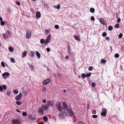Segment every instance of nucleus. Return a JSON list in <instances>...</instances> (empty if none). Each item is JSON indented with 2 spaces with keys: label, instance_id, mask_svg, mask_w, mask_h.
Segmentation results:
<instances>
[{
  "label": "nucleus",
  "instance_id": "f257e3e1",
  "mask_svg": "<svg viewBox=\"0 0 124 124\" xmlns=\"http://www.w3.org/2000/svg\"><path fill=\"white\" fill-rule=\"evenodd\" d=\"M67 114H66L65 112H62L61 113L60 115L62 116L63 117H64L65 116H67L68 115H69L70 116H72L73 115V113L71 107H68L67 108Z\"/></svg>",
  "mask_w": 124,
  "mask_h": 124
},
{
  "label": "nucleus",
  "instance_id": "f03ea898",
  "mask_svg": "<svg viewBox=\"0 0 124 124\" xmlns=\"http://www.w3.org/2000/svg\"><path fill=\"white\" fill-rule=\"evenodd\" d=\"M11 33L9 31H7L6 32V34H3V36L5 39H7L10 36Z\"/></svg>",
  "mask_w": 124,
  "mask_h": 124
},
{
  "label": "nucleus",
  "instance_id": "7ed1b4c3",
  "mask_svg": "<svg viewBox=\"0 0 124 124\" xmlns=\"http://www.w3.org/2000/svg\"><path fill=\"white\" fill-rule=\"evenodd\" d=\"M56 107L60 111L62 110V107L61 106V103L60 102H59L56 104Z\"/></svg>",
  "mask_w": 124,
  "mask_h": 124
},
{
  "label": "nucleus",
  "instance_id": "20e7f679",
  "mask_svg": "<svg viewBox=\"0 0 124 124\" xmlns=\"http://www.w3.org/2000/svg\"><path fill=\"white\" fill-rule=\"evenodd\" d=\"M107 111L106 109L105 108H103L102 109V113H101V115L103 116H105L107 113Z\"/></svg>",
  "mask_w": 124,
  "mask_h": 124
},
{
  "label": "nucleus",
  "instance_id": "39448f33",
  "mask_svg": "<svg viewBox=\"0 0 124 124\" xmlns=\"http://www.w3.org/2000/svg\"><path fill=\"white\" fill-rule=\"evenodd\" d=\"M44 109L41 106L39 108L38 112L40 114L42 115L44 113Z\"/></svg>",
  "mask_w": 124,
  "mask_h": 124
},
{
  "label": "nucleus",
  "instance_id": "423d86ee",
  "mask_svg": "<svg viewBox=\"0 0 124 124\" xmlns=\"http://www.w3.org/2000/svg\"><path fill=\"white\" fill-rule=\"evenodd\" d=\"M51 37V36L50 35H49L47 36L45 40V44H46L49 42Z\"/></svg>",
  "mask_w": 124,
  "mask_h": 124
},
{
  "label": "nucleus",
  "instance_id": "0eeeda50",
  "mask_svg": "<svg viewBox=\"0 0 124 124\" xmlns=\"http://www.w3.org/2000/svg\"><path fill=\"white\" fill-rule=\"evenodd\" d=\"M50 80L49 78H48L47 79L45 80L43 82V84L44 85H46L50 83Z\"/></svg>",
  "mask_w": 124,
  "mask_h": 124
},
{
  "label": "nucleus",
  "instance_id": "6e6552de",
  "mask_svg": "<svg viewBox=\"0 0 124 124\" xmlns=\"http://www.w3.org/2000/svg\"><path fill=\"white\" fill-rule=\"evenodd\" d=\"M22 93H20L16 96L15 98L16 100H20L22 96Z\"/></svg>",
  "mask_w": 124,
  "mask_h": 124
},
{
  "label": "nucleus",
  "instance_id": "1a4fd4ad",
  "mask_svg": "<svg viewBox=\"0 0 124 124\" xmlns=\"http://www.w3.org/2000/svg\"><path fill=\"white\" fill-rule=\"evenodd\" d=\"M99 20L101 23L104 25H106V24L107 23L106 21L103 19L101 18L99 19Z\"/></svg>",
  "mask_w": 124,
  "mask_h": 124
},
{
  "label": "nucleus",
  "instance_id": "9d476101",
  "mask_svg": "<svg viewBox=\"0 0 124 124\" xmlns=\"http://www.w3.org/2000/svg\"><path fill=\"white\" fill-rule=\"evenodd\" d=\"M26 37L27 39L29 38L31 36V32L28 30H27L26 31Z\"/></svg>",
  "mask_w": 124,
  "mask_h": 124
},
{
  "label": "nucleus",
  "instance_id": "9b49d317",
  "mask_svg": "<svg viewBox=\"0 0 124 124\" xmlns=\"http://www.w3.org/2000/svg\"><path fill=\"white\" fill-rule=\"evenodd\" d=\"M12 122L13 124H21V122L17 120H13Z\"/></svg>",
  "mask_w": 124,
  "mask_h": 124
},
{
  "label": "nucleus",
  "instance_id": "f8f14e48",
  "mask_svg": "<svg viewBox=\"0 0 124 124\" xmlns=\"http://www.w3.org/2000/svg\"><path fill=\"white\" fill-rule=\"evenodd\" d=\"M42 107L45 110H47L49 107V106L47 104H46L45 105H43L42 106Z\"/></svg>",
  "mask_w": 124,
  "mask_h": 124
},
{
  "label": "nucleus",
  "instance_id": "ddd939ff",
  "mask_svg": "<svg viewBox=\"0 0 124 124\" xmlns=\"http://www.w3.org/2000/svg\"><path fill=\"white\" fill-rule=\"evenodd\" d=\"M63 105V109L64 110H66L67 109L68 106L66 104L65 102H63L62 103Z\"/></svg>",
  "mask_w": 124,
  "mask_h": 124
},
{
  "label": "nucleus",
  "instance_id": "4468645a",
  "mask_svg": "<svg viewBox=\"0 0 124 124\" xmlns=\"http://www.w3.org/2000/svg\"><path fill=\"white\" fill-rule=\"evenodd\" d=\"M10 75V74L8 72H6L3 73L2 75V76L4 78H5L4 77L6 76H9Z\"/></svg>",
  "mask_w": 124,
  "mask_h": 124
},
{
  "label": "nucleus",
  "instance_id": "2eb2a0df",
  "mask_svg": "<svg viewBox=\"0 0 124 124\" xmlns=\"http://www.w3.org/2000/svg\"><path fill=\"white\" fill-rule=\"evenodd\" d=\"M48 105H53L54 104V102L52 101H49L47 102Z\"/></svg>",
  "mask_w": 124,
  "mask_h": 124
},
{
  "label": "nucleus",
  "instance_id": "dca6fc26",
  "mask_svg": "<svg viewBox=\"0 0 124 124\" xmlns=\"http://www.w3.org/2000/svg\"><path fill=\"white\" fill-rule=\"evenodd\" d=\"M67 49L69 53L70 54H71V50L70 47L69 46H68Z\"/></svg>",
  "mask_w": 124,
  "mask_h": 124
},
{
  "label": "nucleus",
  "instance_id": "f3484780",
  "mask_svg": "<svg viewBox=\"0 0 124 124\" xmlns=\"http://www.w3.org/2000/svg\"><path fill=\"white\" fill-rule=\"evenodd\" d=\"M36 16L38 18H39L41 16V14L39 12H38L36 13Z\"/></svg>",
  "mask_w": 124,
  "mask_h": 124
},
{
  "label": "nucleus",
  "instance_id": "a211bd4d",
  "mask_svg": "<svg viewBox=\"0 0 124 124\" xmlns=\"http://www.w3.org/2000/svg\"><path fill=\"white\" fill-rule=\"evenodd\" d=\"M27 55V52L26 51H24L22 55V57L23 58L25 57Z\"/></svg>",
  "mask_w": 124,
  "mask_h": 124
},
{
  "label": "nucleus",
  "instance_id": "6ab92c4d",
  "mask_svg": "<svg viewBox=\"0 0 124 124\" xmlns=\"http://www.w3.org/2000/svg\"><path fill=\"white\" fill-rule=\"evenodd\" d=\"M74 37L75 39L78 41H80V37L78 36L75 35L74 36Z\"/></svg>",
  "mask_w": 124,
  "mask_h": 124
},
{
  "label": "nucleus",
  "instance_id": "aec40b11",
  "mask_svg": "<svg viewBox=\"0 0 124 124\" xmlns=\"http://www.w3.org/2000/svg\"><path fill=\"white\" fill-rule=\"evenodd\" d=\"M36 55L38 59H39L40 57V55L38 51L36 52Z\"/></svg>",
  "mask_w": 124,
  "mask_h": 124
},
{
  "label": "nucleus",
  "instance_id": "412c9836",
  "mask_svg": "<svg viewBox=\"0 0 124 124\" xmlns=\"http://www.w3.org/2000/svg\"><path fill=\"white\" fill-rule=\"evenodd\" d=\"M35 54V53L34 52L31 51L30 52V56L32 57H33L34 56Z\"/></svg>",
  "mask_w": 124,
  "mask_h": 124
},
{
  "label": "nucleus",
  "instance_id": "4be33fe9",
  "mask_svg": "<svg viewBox=\"0 0 124 124\" xmlns=\"http://www.w3.org/2000/svg\"><path fill=\"white\" fill-rule=\"evenodd\" d=\"M40 43L41 44H43L45 43V40L43 39H42L40 40Z\"/></svg>",
  "mask_w": 124,
  "mask_h": 124
},
{
  "label": "nucleus",
  "instance_id": "5701e85b",
  "mask_svg": "<svg viewBox=\"0 0 124 124\" xmlns=\"http://www.w3.org/2000/svg\"><path fill=\"white\" fill-rule=\"evenodd\" d=\"M90 11L91 12L93 13L95 12V9L94 8H90Z\"/></svg>",
  "mask_w": 124,
  "mask_h": 124
},
{
  "label": "nucleus",
  "instance_id": "b1692460",
  "mask_svg": "<svg viewBox=\"0 0 124 124\" xmlns=\"http://www.w3.org/2000/svg\"><path fill=\"white\" fill-rule=\"evenodd\" d=\"M8 49L9 51L10 52H13L14 51V49L12 47H9Z\"/></svg>",
  "mask_w": 124,
  "mask_h": 124
},
{
  "label": "nucleus",
  "instance_id": "393cba45",
  "mask_svg": "<svg viewBox=\"0 0 124 124\" xmlns=\"http://www.w3.org/2000/svg\"><path fill=\"white\" fill-rule=\"evenodd\" d=\"M29 118H31V119L32 120H33L35 119L34 117H33L32 116L31 114H29Z\"/></svg>",
  "mask_w": 124,
  "mask_h": 124
},
{
  "label": "nucleus",
  "instance_id": "a878e982",
  "mask_svg": "<svg viewBox=\"0 0 124 124\" xmlns=\"http://www.w3.org/2000/svg\"><path fill=\"white\" fill-rule=\"evenodd\" d=\"M10 60L11 62H12L14 63H15L16 62L15 61V59H14V58H11L10 59Z\"/></svg>",
  "mask_w": 124,
  "mask_h": 124
},
{
  "label": "nucleus",
  "instance_id": "bb28decb",
  "mask_svg": "<svg viewBox=\"0 0 124 124\" xmlns=\"http://www.w3.org/2000/svg\"><path fill=\"white\" fill-rule=\"evenodd\" d=\"M44 121H47L48 120V118L46 116H45L43 117Z\"/></svg>",
  "mask_w": 124,
  "mask_h": 124
},
{
  "label": "nucleus",
  "instance_id": "cd10ccee",
  "mask_svg": "<svg viewBox=\"0 0 124 124\" xmlns=\"http://www.w3.org/2000/svg\"><path fill=\"white\" fill-rule=\"evenodd\" d=\"M113 29V27H112L111 26H109L108 27V30L109 31H111V30H112Z\"/></svg>",
  "mask_w": 124,
  "mask_h": 124
},
{
  "label": "nucleus",
  "instance_id": "c85d7f7f",
  "mask_svg": "<svg viewBox=\"0 0 124 124\" xmlns=\"http://www.w3.org/2000/svg\"><path fill=\"white\" fill-rule=\"evenodd\" d=\"M16 104L17 105H21L22 103L20 101H16Z\"/></svg>",
  "mask_w": 124,
  "mask_h": 124
},
{
  "label": "nucleus",
  "instance_id": "c756f323",
  "mask_svg": "<svg viewBox=\"0 0 124 124\" xmlns=\"http://www.w3.org/2000/svg\"><path fill=\"white\" fill-rule=\"evenodd\" d=\"M22 115L23 116H26L27 115V114L26 112H23L22 113Z\"/></svg>",
  "mask_w": 124,
  "mask_h": 124
},
{
  "label": "nucleus",
  "instance_id": "7c9ffc66",
  "mask_svg": "<svg viewBox=\"0 0 124 124\" xmlns=\"http://www.w3.org/2000/svg\"><path fill=\"white\" fill-rule=\"evenodd\" d=\"M91 74V73H89L88 74H86V77H90Z\"/></svg>",
  "mask_w": 124,
  "mask_h": 124
},
{
  "label": "nucleus",
  "instance_id": "2f4dec72",
  "mask_svg": "<svg viewBox=\"0 0 124 124\" xmlns=\"http://www.w3.org/2000/svg\"><path fill=\"white\" fill-rule=\"evenodd\" d=\"M106 61L104 59H102L101 60V62L103 63H105L106 62Z\"/></svg>",
  "mask_w": 124,
  "mask_h": 124
},
{
  "label": "nucleus",
  "instance_id": "473e14b6",
  "mask_svg": "<svg viewBox=\"0 0 124 124\" xmlns=\"http://www.w3.org/2000/svg\"><path fill=\"white\" fill-rule=\"evenodd\" d=\"M13 92L14 93L16 94H18V91L16 90H13Z\"/></svg>",
  "mask_w": 124,
  "mask_h": 124
},
{
  "label": "nucleus",
  "instance_id": "72a5a7b5",
  "mask_svg": "<svg viewBox=\"0 0 124 124\" xmlns=\"http://www.w3.org/2000/svg\"><path fill=\"white\" fill-rule=\"evenodd\" d=\"M123 34L121 33H120L118 36V38L120 39L122 38L123 36Z\"/></svg>",
  "mask_w": 124,
  "mask_h": 124
},
{
  "label": "nucleus",
  "instance_id": "f704fd0d",
  "mask_svg": "<svg viewBox=\"0 0 124 124\" xmlns=\"http://www.w3.org/2000/svg\"><path fill=\"white\" fill-rule=\"evenodd\" d=\"M85 73L81 75V77L83 78H85Z\"/></svg>",
  "mask_w": 124,
  "mask_h": 124
},
{
  "label": "nucleus",
  "instance_id": "c9c22d12",
  "mask_svg": "<svg viewBox=\"0 0 124 124\" xmlns=\"http://www.w3.org/2000/svg\"><path fill=\"white\" fill-rule=\"evenodd\" d=\"M93 67L92 66H90L88 68V70L89 71H92L93 70Z\"/></svg>",
  "mask_w": 124,
  "mask_h": 124
},
{
  "label": "nucleus",
  "instance_id": "e433bc0d",
  "mask_svg": "<svg viewBox=\"0 0 124 124\" xmlns=\"http://www.w3.org/2000/svg\"><path fill=\"white\" fill-rule=\"evenodd\" d=\"M115 56L116 58H118L119 57V55L118 54H116L115 55Z\"/></svg>",
  "mask_w": 124,
  "mask_h": 124
},
{
  "label": "nucleus",
  "instance_id": "4c0bfd02",
  "mask_svg": "<svg viewBox=\"0 0 124 124\" xmlns=\"http://www.w3.org/2000/svg\"><path fill=\"white\" fill-rule=\"evenodd\" d=\"M1 65L4 68L5 67L4 63L3 62H1Z\"/></svg>",
  "mask_w": 124,
  "mask_h": 124
},
{
  "label": "nucleus",
  "instance_id": "58836bf2",
  "mask_svg": "<svg viewBox=\"0 0 124 124\" xmlns=\"http://www.w3.org/2000/svg\"><path fill=\"white\" fill-rule=\"evenodd\" d=\"M107 33L106 32H104L102 34V36L103 37H104L106 36Z\"/></svg>",
  "mask_w": 124,
  "mask_h": 124
},
{
  "label": "nucleus",
  "instance_id": "ea45409f",
  "mask_svg": "<svg viewBox=\"0 0 124 124\" xmlns=\"http://www.w3.org/2000/svg\"><path fill=\"white\" fill-rule=\"evenodd\" d=\"M54 27L55 28L57 29H58L59 28V25H55L54 26Z\"/></svg>",
  "mask_w": 124,
  "mask_h": 124
},
{
  "label": "nucleus",
  "instance_id": "a19ab883",
  "mask_svg": "<svg viewBox=\"0 0 124 124\" xmlns=\"http://www.w3.org/2000/svg\"><path fill=\"white\" fill-rule=\"evenodd\" d=\"M42 90L43 91H44V92H46L47 91L46 88L44 87H43V88H42Z\"/></svg>",
  "mask_w": 124,
  "mask_h": 124
},
{
  "label": "nucleus",
  "instance_id": "79ce46f5",
  "mask_svg": "<svg viewBox=\"0 0 124 124\" xmlns=\"http://www.w3.org/2000/svg\"><path fill=\"white\" fill-rule=\"evenodd\" d=\"M1 23L2 25H3L5 24V23L4 22L2 21H1Z\"/></svg>",
  "mask_w": 124,
  "mask_h": 124
},
{
  "label": "nucleus",
  "instance_id": "37998d69",
  "mask_svg": "<svg viewBox=\"0 0 124 124\" xmlns=\"http://www.w3.org/2000/svg\"><path fill=\"white\" fill-rule=\"evenodd\" d=\"M3 90L2 85L0 86V91H2Z\"/></svg>",
  "mask_w": 124,
  "mask_h": 124
},
{
  "label": "nucleus",
  "instance_id": "c03bdc74",
  "mask_svg": "<svg viewBox=\"0 0 124 124\" xmlns=\"http://www.w3.org/2000/svg\"><path fill=\"white\" fill-rule=\"evenodd\" d=\"M3 88L4 89L6 90L7 88L6 86L5 85H4L2 86Z\"/></svg>",
  "mask_w": 124,
  "mask_h": 124
},
{
  "label": "nucleus",
  "instance_id": "a18cd8bd",
  "mask_svg": "<svg viewBox=\"0 0 124 124\" xmlns=\"http://www.w3.org/2000/svg\"><path fill=\"white\" fill-rule=\"evenodd\" d=\"M49 31L48 30H46L45 31V33L46 34H47L48 33Z\"/></svg>",
  "mask_w": 124,
  "mask_h": 124
},
{
  "label": "nucleus",
  "instance_id": "49530a36",
  "mask_svg": "<svg viewBox=\"0 0 124 124\" xmlns=\"http://www.w3.org/2000/svg\"><path fill=\"white\" fill-rule=\"evenodd\" d=\"M119 26V24H115V27L116 28H118V27Z\"/></svg>",
  "mask_w": 124,
  "mask_h": 124
},
{
  "label": "nucleus",
  "instance_id": "de8ad7c7",
  "mask_svg": "<svg viewBox=\"0 0 124 124\" xmlns=\"http://www.w3.org/2000/svg\"><path fill=\"white\" fill-rule=\"evenodd\" d=\"M92 113L93 114H95L96 113V111L95 110H93Z\"/></svg>",
  "mask_w": 124,
  "mask_h": 124
},
{
  "label": "nucleus",
  "instance_id": "09e8293b",
  "mask_svg": "<svg viewBox=\"0 0 124 124\" xmlns=\"http://www.w3.org/2000/svg\"><path fill=\"white\" fill-rule=\"evenodd\" d=\"M91 20L93 21L95 20L94 17L93 16H92L91 18Z\"/></svg>",
  "mask_w": 124,
  "mask_h": 124
},
{
  "label": "nucleus",
  "instance_id": "8fccbe9b",
  "mask_svg": "<svg viewBox=\"0 0 124 124\" xmlns=\"http://www.w3.org/2000/svg\"><path fill=\"white\" fill-rule=\"evenodd\" d=\"M97 116L95 115H93L92 116V117L93 118H96L97 117Z\"/></svg>",
  "mask_w": 124,
  "mask_h": 124
},
{
  "label": "nucleus",
  "instance_id": "3c124183",
  "mask_svg": "<svg viewBox=\"0 0 124 124\" xmlns=\"http://www.w3.org/2000/svg\"><path fill=\"white\" fill-rule=\"evenodd\" d=\"M92 86L93 87L95 86V84L94 82H92Z\"/></svg>",
  "mask_w": 124,
  "mask_h": 124
},
{
  "label": "nucleus",
  "instance_id": "603ef678",
  "mask_svg": "<svg viewBox=\"0 0 124 124\" xmlns=\"http://www.w3.org/2000/svg\"><path fill=\"white\" fill-rule=\"evenodd\" d=\"M46 50L47 52H49L50 51V49L49 48H46Z\"/></svg>",
  "mask_w": 124,
  "mask_h": 124
},
{
  "label": "nucleus",
  "instance_id": "864d4df0",
  "mask_svg": "<svg viewBox=\"0 0 124 124\" xmlns=\"http://www.w3.org/2000/svg\"><path fill=\"white\" fill-rule=\"evenodd\" d=\"M60 8V5L59 4H58L57 5V8L58 9H59Z\"/></svg>",
  "mask_w": 124,
  "mask_h": 124
},
{
  "label": "nucleus",
  "instance_id": "5fc2aeb1",
  "mask_svg": "<svg viewBox=\"0 0 124 124\" xmlns=\"http://www.w3.org/2000/svg\"><path fill=\"white\" fill-rule=\"evenodd\" d=\"M16 4L18 5H20V2H17V1H16Z\"/></svg>",
  "mask_w": 124,
  "mask_h": 124
},
{
  "label": "nucleus",
  "instance_id": "6e6d98bb",
  "mask_svg": "<svg viewBox=\"0 0 124 124\" xmlns=\"http://www.w3.org/2000/svg\"><path fill=\"white\" fill-rule=\"evenodd\" d=\"M106 40L108 41H109V38L108 37H106Z\"/></svg>",
  "mask_w": 124,
  "mask_h": 124
},
{
  "label": "nucleus",
  "instance_id": "4d7b16f0",
  "mask_svg": "<svg viewBox=\"0 0 124 124\" xmlns=\"http://www.w3.org/2000/svg\"><path fill=\"white\" fill-rule=\"evenodd\" d=\"M78 123L79 124H84V123L81 121H80Z\"/></svg>",
  "mask_w": 124,
  "mask_h": 124
},
{
  "label": "nucleus",
  "instance_id": "13d9d810",
  "mask_svg": "<svg viewBox=\"0 0 124 124\" xmlns=\"http://www.w3.org/2000/svg\"><path fill=\"white\" fill-rule=\"evenodd\" d=\"M121 19L120 18H118L117 20V22L118 23H120V22Z\"/></svg>",
  "mask_w": 124,
  "mask_h": 124
},
{
  "label": "nucleus",
  "instance_id": "bf43d9fd",
  "mask_svg": "<svg viewBox=\"0 0 124 124\" xmlns=\"http://www.w3.org/2000/svg\"><path fill=\"white\" fill-rule=\"evenodd\" d=\"M69 58V56L68 55H66L65 57V59L66 60L68 59Z\"/></svg>",
  "mask_w": 124,
  "mask_h": 124
},
{
  "label": "nucleus",
  "instance_id": "052dcab7",
  "mask_svg": "<svg viewBox=\"0 0 124 124\" xmlns=\"http://www.w3.org/2000/svg\"><path fill=\"white\" fill-rule=\"evenodd\" d=\"M43 102L44 103H46V101L45 99H43Z\"/></svg>",
  "mask_w": 124,
  "mask_h": 124
},
{
  "label": "nucleus",
  "instance_id": "680f3d73",
  "mask_svg": "<svg viewBox=\"0 0 124 124\" xmlns=\"http://www.w3.org/2000/svg\"><path fill=\"white\" fill-rule=\"evenodd\" d=\"M7 95L8 96H9L10 95V92H8L7 93Z\"/></svg>",
  "mask_w": 124,
  "mask_h": 124
},
{
  "label": "nucleus",
  "instance_id": "e2e57ef3",
  "mask_svg": "<svg viewBox=\"0 0 124 124\" xmlns=\"http://www.w3.org/2000/svg\"><path fill=\"white\" fill-rule=\"evenodd\" d=\"M3 20V19L1 17H0V21H2Z\"/></svg>",
  "mask_w": 124,
  "mask_h": 124
},
{
  "label": "nucleus",
  "instance_id": "0e129e2a",
  "mask_svg": "<svg viewBox=\"0 0 124 124\" xmlns=\"http://www.w3.org/2000/svg\"><path fill=\"white\" fill-rule=\"evenodd\" d=\"M16 111L18 112H20V110H19L18 109H17Z\"/></svg>",
  "mask_w": 124,
  "mask_h": 124
},
{
  "label": "nucleus",
  "instance_id": "69168bd1",
  "mask_svg": "<svg viewBox=\"0 0 124 124\" xmlns=\"http://www.w3.org/2000/svg\"><path fill=\"white\" fill-rule=\"evenodd\" d=\"M63 91H64V92L65 93H66V90H63Z\"/></svg>",
  "mask_w": 124,
  "mask_h": 124
},
{
  "label": "nucleus",
  "instance_id": "338daca9",
  "mask_svg": "<svg viewBox=\"0 0 124 124\" xmlns=\"http://www.w3.org/2000/svg\"><path fill=\"white\" fill-rule=\"evenodd\" d=\"M39 124H44V123L43 122H42L41 123H39Z\"/></svg>",
  "mask_w": 124,
  "mask_h": 124
},
{
  "label": "nucleus",
  "instance_id": "774afa93",
  "mask_svg": "<svg viewBox=\"0 0 124 124\" xmlns=\"http://www.w3.org/2000/svg\"><path fill=\"white\" fill-rule=\"evenodd\" d=\"M54 7L55 8H57V7L55 6H54Z\"/></svg>",
  "mask_w": 124,
  "mask_h": 124
}]
</instances>
